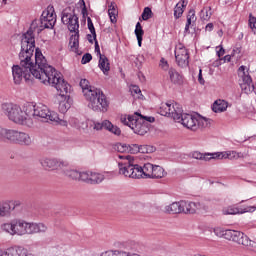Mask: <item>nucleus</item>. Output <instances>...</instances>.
I'll return each mask as SVG.
<instances>
[{"mask_svg":"<svg viewBox=\"0 0 256 256\" xmlns=\"http://www.w3.org/2000/svg\"><path fill=\"white\" fill-rule=\"evenodd\" d=\"M239 159H245V154L243 152L232 150V158L230 161H237Z\"/></svg>","mask_w":256,"mask_h":256,"instance_id":"42","label":"nucleus"},{"mask_svg":"<svg viewBox=\"0 0 256 256\" xmlns=\"http://www.w3.org/2000/svg\"><path fill=\"white\" fill-rule=\"evenodd\" d=\"M175 59L179 67H189V51L183 44H178L175 47Z\"/></svg>","mask_w":256,"mask_h":256,"instance_id":"18","label":"nucleus"},{"mask_svg":"<svg viewBox=\"0 0 256 256\" xmlns=\"http://www.w3.org/2000/svg\"><path fill=\"white\" fill-rule=\"evenodd\" d=\"M169 79L173 85H183V76L177 70L171 68L168 71Z\"/></svg>","mask_w":256,"mask_h":256,"instance_id":"28","label":"nucleus"},{"mask_svg":"<svg viewBox=\"0 0 256 256\" xmlns=\"http://www.w3.org/2000/svg\"><path fill=\"white\" fill-rule=\"evenodd\" d=\"M86 128H87V122L79 120L78 131H85Z\"/></svg>","mask_w":256,"mask_h":256,"instance_id":"53","label":"nucleus"},{"mask_svg":"<svg viewBox=\"0 0 256 256\" xmlns=\"http://www.w3.org/2000/svg\"><path fill=\"white\" fill-rule=\"evenodd\" d=\"M108 16L111 23H117V17H119V10L117 9V4L115 2H111L108 5Z\"/></svg>","mask_w":256,"mask_h":256,"instance_id":"27","label":"nucleus"},{"mask_svg":"<svg viewBox=\"0 0 256 256\" xmlns=\"http://www.w3.org/2000/svg\"><path fill=\"white\" fill-rule=\"evenodd\" d=\"M91 59H93V56L91 54L89 53L84 54L81 60L82 65H87V63H89Z\"/></svg>","mask_w":256,"mask_h":256,"instance_id":"47","label":"nucleus"},{"mask_svg":"<svg viewBox=\"0 0 256 256\" xmlns=\"http://www.w3.org/2000/svg\"><path fill=\"white\" fill-rule=\"evenodd\" d=\"M155 151V148L153 146L149 145H132V153H153Z\"/></svg>","mask_w":256,"mask_h":256,"instance_id":"31","label":"nucleus"},{"mask_svg":"<svg viewBox=\"0 0 256 256\" xmlns=\"http://www.w3.org/2000/svg\"><path fill=\"white\" fill-rule=\"evenodd\" d=\"M106 177H107V173L85 171V174H83V182L91 183V185H97L99 183H103Z\"/></svg>","mask_w":256,"mask_h":256,"instance_id":"19","label":"nucleus"},{"mask_svg":"<svg viewBox=\"0 0 256 256\" xmlns=\"http://www.w3.org/2000/svg\"><path fill=\"white\" fill-rule=\"evenodd\" d=\"M233 156V150H226L224 151V159H228L229 161H231V158Z\"/></svg>","mask_w":256,"mask_h":256,"instance_id":"55","label":"nucleus"},{"mask_svg":"<svg viewBox=\"0 0 256 256\" xmlns=\"http://www.w3.org/2000/svg\"><path fill=\"white\" fill-rule=\"evenodd\" d=\"M235 55H241V47H235L232 51V57H235Z\"/></svg>","mask_w":256,"mask_h":256,"instance_id":"58","label":"nucleus"},{"mask_svg":"<svg viewBox=\"0 0 256 256\" xmlns=\"http://www.w3.org/2000/svg\"><path fill=\"white\" fill-rule=\"evenodd\" d=\"M183 108L181 105L174 102H165L160 105L159 113L163 117H172L175 121V117L182 113Z\"/></svg>","mask_w":256,"mask_h":256,"instance_id":"17","label":"nucleus"},{"mask_svg":"<svg viewBox=\"0 0 256 256\" xmlns=\"http://www.w3.org/2000/svg\"><path fill=\"white\" fill-rule=\"evenodd\" d=\"M254 211H256L255 206H247L244 209H239V207L231 205L222 209L223 215H243V213H254Z\"/></svg>","mask_w":256,"mask_h":256,"instance_id":"21","label":"nucleus"},{"mask_svg":"<svg viewBox=\"0 0 256 256\" xmlns=\"http://www.w3.org/2000/svg\"><path fill=\"white\" fill-rule=\"evenodd\" d=\"M9 202L0 201V217H7L9 215Z\"/></svg>","mask_w":256,"mask_h":256,"instance_id":"38","label":"nucleus"},{"mask_svg":"<svg viewBox=\"0 0 256 256\" xmlns=\"http://www.w3.org/2000/svg\"><path fill=\"white\" fill-rule=\"evenodd\" d=\"M124 251L110 250L103 252L100 256H123Z\"/></svg>","mask_w":256,"mask_h":256,"instance_id":"43","label":"nucleus"},{"mask_svg":"<svg viewBox=\"0 0 256 256\" xmlns=\"http://www.w3.org/2000/svg\"><path fill=\"white\" fill-rule=\"evenodd\" d=\"M98 67L102 71V73H104L105 75H109V71H111V64L109 63V59L107 58V56L100 55Z\"/></svg>","mask_w":256,"mask_h":256,"instance_id":"26","label":"nucleus"},{"mask_svg":"<svg viewBox=\"0 0 256 256\" xmlns=\"http://www.w3.org/2000/svg\"><path fill=\"white\" fill-rule=\"evenodd\" d=\"M187 18L194 21H197V17L195 16V10H190L188 15H187Z\"/></svg>","mask_w":256,"mask_h":256,"instance_id":"54","label":"nucleus"},{"mask_svg":"<svg viewBox=\"0 0 256 256\" xmlns=\"http://www.w3.org/2000/svg\"><path fill=\"white\" fill-rule=\"evenodd\" d=\"M183 203V209H184V213H190L191 215L197 213V212H201V211H207V206H205V204L203 202H193V201H185L182 200Z\"/></svg>","mask_w":256,"mask_h":256,"instance_id":"20","label":"nucleus"},{"mask_svg":"<svg viewBox=\"0 0 256 256\" xmlns=\"http://www.w3.org/2000/svg\"><path fill=\"white\" fill-rule=\"evenodd\" d=\"M45 85H51V87H55L56 91L59 93L58 95V111L65 115L71 106L73 105V99L69 93H71V85L65 81L63 78V74L59 71L54 70L53 74L50 76L48 83Z\"/></svg>","mask_w":256,"mask_h":256,"instance_id":"2","label":"nucleus"},{"mask_svg":"<svg viewBox=\"0 0 256 256\" xmlns=\"http://www.w3.org/2000/svg\"><path fill=\"white\" fill-rule=\"evenodd\" d=\"M135 35L137 37L138 47H141V45L143 43L144 31H143V27L141 26L140 22H137V24H136Z\"/></svg>","mask_w":256,"mask_h":256,"instance_id":"34","label":"nucleus"},{"mask_svg":"<svg viewBox=\"0 0 256 256\" xmlns=\"http://www.w3.org/2000/svg\"><path fill=\"white\" fill-rule=\"evenodd\" d=\"M47 225L44 223L27 222L16 218L14 224V236L23 237L25 235H37V233H47Z\"/></svg>","mask_w":256,"mask_h":256,"instance_id":"9","label":"nucleus"},{"mask_svg":"<svg viewBox=\"0 0 256 256\" xmlns=\"http://www.w3.org/2000/svg\"><path fill=\"white\" fill-rule=\"evenodd\" d=\"M95 53H96V55H97V57H101V55H103V54H101V49L99 48V42H95Z\"/></svg>","mask_w":256,"mask_h":256,"instance_id":"57","label":"nucleus"},{"mask_svg":"<svg viewBox=\"0 0 256 256\" xmlns=\"http://www.w3.org/2000/svg\"><path fill=\"white\" fill-rule=\"evenodd\" d=\"M216 55L217 57H219V59H221L223 55H225V48H223L222 45L216 47Z\"/></svg>","mask_w":256,"mask_h":256,"instance_id":"48","label":"nucleus"},{"mask_svg":"<svg viewBox=\"0 0 256 256\" xmlns=\"http://www.w3.org/2000/svg\"><path fill=\"white\" fill-rule=\"evenodd\" d=\"M30 118L31 119H43L44 121H47L50 123H56V125H60L61 127H67L69 123L65 119H61L59 117V113H57L55 110H51L49 106L43 104V103H38L35 105H30Z\"/></svg>","mask_w":256,"mask_h":256,"instance_id":"5","label":"nucleus"},{"mask_svg":"<svg viewBox=\"0 0 256 256\" xmlns=\"http://www.w3.org/2000/svg\"><path fill=\"white\" fill-rule=\"evenodd\" d=\"M213 23H208L207 25H206V27H205V31H209V32H211V31H213Z\"/></svg>","mask_w":256,"mask_h":256,"instance_id":"61","label":"nucleus"},{"mask_svg":"<svg viewBox=\"0 0 256 256\" xmlns=\"http://www.w3.org/2000/svg\"><path fill=\"white\" fill-rule=\"evenodd\" d=\"M115 149L118 151V153H133V145L129 146L125 143L116 144Z\"/></svg>","mask_w":256,"mask_h":256,"instance_id":"35","label":"nucleus"},{"mask_svg":"<svg viewBox=\"0 0 256 256\" xmlns=\"http://www.w3.org/2000/svg\"><path fill=\"white\" fill-rule=\"evenodd\" d=\"M40 165L46 171H59L61 173L62 169L68 166V162L57 158L44 157L40 159Z\"/></svg>","mask_w":256,"mask_h":256,"instance_id":"15","label":"nucleus"},{"mask_svg":"<svg viewBox=\"0 0 256 256\" xmlns=\"http://www.w3.org/2000/svg\"><path fill=\"white\" fill-rule=\"evenodd\" d=\"M87 40L89 41V43H93L94 41H97V33H91L87 35Z\"/></svg>","mask_w":256,"mask_h":256,"instance_id":"51","label":"nucleus"},{"mask_svg":"<svg viewBox=\"0 0 256 256\" xmlns=\"http://www.w3.org/2000/svg\"><path fill=\"white\" fill-rule=\"evenodd\" d=\"M2 111L16 125H22L23 127H33L35 125V120L31 118V108L29 105L22 109L17 104L4 103L2 104Z\"/></svg>","mask_w":256,"mask_h":256,"instance_id":"3","label":"nucleus"},{"mask_svg":"<svg viewBox=\"0 0 256 256\" xmlns=\"http://www.w3.org/2000/svg\"><path fill=\"white\" fill-rule=\"evenodd\" d=\"M238 77L242 91L247 95H249V93H253L255 86L253 85V80L251 79V75H249V68H247V66L239 67Z\"/></svg>","mask_w":256,"mask_h":256,"instance_id":"14","label":"nucleus"},{"mask_svg":"<svg viewBox=\"0 0 256 256\" xmlns=\"http://www.w3.org/2000/svg\"><path fill=\"white\" fill-rule=\"evenodd\" d=\"M130 91L132 93V95H137L138 99H141V97H143V94H141V88H139V86H132L130 88Z\"/></svg>","mask_w":256,"mask_h":256,"instance_id":"45","label":"nucleus"},{"mask_svg":"<svg viewBox=\"0 0 256 256\" xmlns=\"http://www.w3.org/2000/svg\"><path fill=\"white\" fill-rule=\"evenodd\" d=\"M60 173L62 175H65V177H68L69 179H73L74 181H83V175L85 174V171L79 172V170L75 168H71L68 166H65Z\"/></svg>","mask_w":256,"mask_h":256,"instance_id":"23","label":"nucleus"},{"mask_svg":"<svg viewBox=\"0 0 256 256\" xmlns=\"http://www.w3.org/2000/svg\"><path fill=\"white\" fill-rule=\"evenodd\" d=\"M167 177V171L159 165L146 163L142 167V179H163Z\"/></svg>","mask_w":256,"mask_h":256,"instance_id":"13","label":"nucleus"},{"mask_svg":"<svg viewBox=\"0 0 256 256\" xmlns=\"http://www.w3.org/2000/svg\"><path fill=\"white\" fill-rule=\"evenodd\" d=\"M152 15H153V11H151V8H149V7L144 8V11L142 13L143 21H147V20L151 19Z\"/></svg>","mask_w":256,"mask_h":256,"instance_id":"41","label":"nucleus"},{"mask_svg":"<svg viewBox=\"0 0 256 256\" xmlns=\"http://www.w3.org/2000/svg\"><path fill=\"white\" fill-rule=\"evenodd\" d=\"M105 129L109 131L110 133H113V135H121V128L118 126L113 125L111 121L105 120Z\"/></svg>","mask_w":256,"mask_h":256,"instance_id":"33","label":"nucleus"},{"mask_svg":"<svg viewBox=\"0 0 256 256\" xmlns=\"http://www.w3.org/2000/svg\"><path fill=\"white\" fill-rule=\"evenodd\" d=\"M80 87L82 89V93L84 97H87L93 90H96L97 88L91 86L89 83V80L87 79H81L80 80Z\"/></svg>","mask_w":256,"mask_h":256,"instance_id":"32","label":"nucleus"},{"mask_svg":"<svg viewBox=\"0 0 256 256\" xmlns=\"http://www.w3.org/2000/svg\"><path fill=\"white\" fill-rule=\"evenodd\" d=\"M198 81L200 85H205V79H203V70H199Z\"/></svg>","mask_w":256,"mask_h":256,"instance_id":"56","label":"nucleus"},{"mask_svg":"<svg viewBox=\"0 0 256 256\" xmlns=\"http://www.w3.org/2000/svg\"><path fill=\"white\" fill-rule=\"evenodd\" d=\"M183 211H185V209H183V200L164 206V213H169L170 215L184 213Z\"/></svg>","mask_w":256,"mask_h":256,"instance_id":"24","label":"nucleus"},{"mask_svg":"<svg viewBox=\"0 0 256 256\" xmlns=\"http://www.w3.org/2000/svg\"><path fill=\"white\" fill-rule=\"evenodd\" d=\"M231 57H233V55H226L222 59L220 58V61H224V63L225 62L230 63L231 62Z\"/></svg>","mask_w":256,"mask_h":256,"instance_id":"59","label":"nucleus"},{"mask_svg":"<svg viewBox=\"0 0 256 256\" xmlns=\"http://www.w3.org/2000/svg\"><path fill=\"white\" fill-rule=\"evenodd\" d=\"M223 161L225 160V151L222 152H213V153H209L208 152V161Z\"/></svg>","mask_w":256,"mask_h":256,"instance_id":"36","label":"nucleus"},{"mask_svg":"<svg viewBox=\"0 0 256 256\" xmlns=\"http://www.w3.org/2000/svg\"><path fill=\"white\" fill-rule=\"evenodd\" d=\"M0 231L6 233V235L15 237V219L2 223L0 225Z\"/></svg>","mask_w":256,"mask_h":256,"instance_id":"25","label":"nucleus"},{"mask_svg":"<svg viewBox=\"0 0 256 256\" xmlns=\"http://www.w3.org/2000/svg\"><path fill=\"white\" fill-rule=\"evenodd\" d=\"M191 23H195V21L190 20L187 18L186 26H185V31H189V27L191 26Z\"/></svg>","mask_w":256,"mask_h":256,"instance_id":"60","label":"nucleus"},{"mask_svg":"<svg viewBox=\"0 0 256 256\" xmlns=\"http://www.w3.org/2000/svg\"><path fill=\"white\" fill-rule=\"evenodd\" d=\"M120 121L123 125L130 127L136 135H145L149 132L150 123L155 122V118L151 116H143L138 112L133 115L122 114Z\"/></svg>","mask_w":256,"mask_h":256,"instance_id":"4","label":"nucleus"},{"mask_svg":"<svg viewBox=\"0 0 256 256\" xmlns=\"http://www.w3.org/2000/svg\"><path fill=\"white\" fill-rule=\"evenodd\" d=\"M35 25H37V22H33L30 30L22 35L21 50L19 53L20 64L12 66V77L15 85H21L23 79L25 81L37 79L40 83L46 85L56 71L53 66L47 64V59L43 56L41 49L36 48L35 50V36H33ZM34 51L35 63L32 60Z\"/></svg>","mask_w":256,"mask_h":256,"instance_id":"1","label":"nucleus"},{"mask_svg":"<svg viewBox=\"0 0 256 256\" xmlns=\"http://www.w3.org/2000/svg\"><path fill=\"white\" fill-rule=\"evenodd\" d=\"M192 159H197L198 161H209V152L201 153L199 151H194L191 154Z\"/></svg>","mask_w":256,"mask_h":256,"instance_id":"37","label":"nucleus"},{"mask_svg":"<svg viewBox=\"0 0 256 256\" xmlns=\"http://www.w3.org/2000/svg\"><path fill=\"white\" fill-rule=\"evenodd\" d=\"M122 161L118 163L119 175L130 179H143V167L135 164V158L131 155H118Z\"/></svg>","mask_w":256,"mask_h":256,"instance_id":"7","label":"nucleus"},{"mask_svg":"<svg viewBox=\"0 0 256 256\" xmlns=\"http://www.w3.org/2000/svg\"><path fill=\"white\" fill-rule=\"evenodd\" d=\"M0 140L9 141L15 145L29 146L33 143L31 136L25 132L7 129L0 126Z\"/></svg>","mask_w":256,"mask_h":256,"instance_id":"11","label":"nucleus"},{"mask_svg":"<svg viewBox=\"0 0 256 256\" xmlns=\"http://www.w3.org/2000/svg\"><path fill=\"white\" fill-rule=\"evenodd\" d=\"M0 256H35L22 247H9L5 250H0Z\"/></svg>","mask_w":256,"mask_h":256,"instance_id":"22","label":"nucleus"},{"mask_svg":"<svg viewBox=\"0 0 256 256\" xmlns=\"http://www.w3.org/2000/svg\"><path fill=\"white\" fill-rule=\"evenodd\" d=\"M93 129L94 131H101L105 129V120L103 122L93 121Z\"/></svg>","mask_w":256,"mask_h":256,"instance_id":"44","label":"nucleus"},{"mask_svg":"<svg viewBox=\"0 0 256 256\" xmlns=\"http://www.w3.org/2000/svg\"><path fill=\"white\" fill-rule=\"evenodd\" d=\"M62 23L67 25L69 31L74 33L71 35L69 45L71 49L77 51L79 49V18L71 11V8H66L62 12Z\"/></svg>","mask_w":256,"mask_h":256,"instance_id":"6","label":"nucleus"},{"mask_svg":"<svg viewBox=\"0 0 256 256\" xmlns=\"http://www.w3.org/2000/svg\"><path fill=\"white\" fill-rule=\"evenodd\" d=\"M200 17L203 21H209L211 19V8H204L200 12Z\"/></svg>","mask_w":256,"mask_h":256,"instance_id":"40","label":"nucleus"},{"mask_svg":"<svg viewBox=\"0 0 256 256\" xmlns=\"http://www.w3.org/2000/svg\"><path fill=\"white\" fill-rule=\"evenodd\" d=\"M5 203H9V215H11V211H15L17 207H21V202L19 200H6Z\"/></svg>","mask_w":256,"mask_h":256,"instance_id":"39","label":"nucleus"},{"mask_svg":"<svg viewBox=\"0 0 256 256\" xmlns=\"http://www.w3.org/2000/svg\"><path fill=\"white\" fill-rule=\"evenodd\" d=\"M70 125H71V127H74V129H79V119L72 118L70 120Z\"/></svg>","mask_w":256,"mask_h":256,"instance_id":"52","label":"nucleus"},{"mask_svg":"<svg viewBox=\"0 0 256 256\" xmlns=\"http://www.w3.org/2000/svg\"><path fill=\"white\" fill-rule=\"evenodd\" d=\"M85 99L88 103L89 109H92V111H101L102 113H105L109 107L107 97L99 88L91 91L87 96H85Z\"/></svg>","mask_w":256,"mask_h":256,"instance_id":"12","label":"nucleus"},{"mask_svg":"<svg viewBox=\"0 0 256 256\" xmlns=\"http://www.w3.org/2000/svg\"><path fill=\"white\" fill-rule=\"evenodd\" d=\"M41 27L44 29H53L55 23H57V14H55V8L48 6L41 15L40 18Z\"/></svg>","mask_w":256,"mask_h":256,"instance_id":"16","label":"nucleus"},{"mask_svg":"<svg viewBox=\"0 0 256 256\" xmlns=\"http://www.w3.org/2000/svg\"><path fill=\"white\" fill-rule=\"evenodd\" d=\"M250 247H255V251H256V244H255V242L252 241V245H250Z\"/></svg>","mask_w":256,"mask_h":256,"instance_id":"62","label":"nucleus"},{"mask_svg":"<svg viewBox=\"0 0 256 256\" xmlns=\"http://www.w3.org/2000/svg\"><path fill=\"white\" fill-rule=\"evenodd\" d=\"M176 123H181L183 127H186V129H190L191 131H197V129H204L205 127H209L211 124V120L196 114H187L180 112L178 116H175Z\"/></svg>","mask_w":256,"mask_h":256,"instance_id":"8","label":"nucleus"},{"mask_svg":"<svg viewBox=\"0 0 256 256\" xmlns=\"http://www.w3.org/2000/svg\"><path fill=\"white\" fill-rule=\"evenodd\" d=\"M227 107H229L227 101L218 99L213 103L212 111H214V113H223L227 111Z\"/></svg>","mask_w":256,"mask_h":256,"instance_id":"29","label":"nucleus"},{"mask_svg":"<svg viewBox=\"0 0 256 256\" xmlns=\"http://www.w3.org/2000/svg\"><path fill=\"white\" fill-rule=\"evenodd\" d=\"M214 235L216 237H223L227 241H233V243H237L238 245H243L244 247H249L253 244L252 240L249 239L248 235L237 230H229L222 227H215L213 229Z\"/></svg>","mask_w":256,"mask_h":256,"instance_id":"10","label":"nucleus"},{"mask_svg":"<svg viewBox=\"0 0 256 256\" xmlns=\"http://www.w3.org/2000/svg\"><path fill=\"white\" fill-rule=\"evenodd\" d=\"M87 25L90 33H96L95 32V26L93 25V20H91L90 17L87 18Z\"/></svg>","mask_w":256,"mask_h":256,"instance_id":"49","label":"nucleus"},{"mask_svg":"<svg viewBox=\"0 0 256 256\" xmlns=\"http://www.w3.org/2000/svg\"><path fill=\"white\" fill-rule=\"evenodd\" d=\"M249 27L252 29L253 33L256 34V18L252 15H250L249 18Z\"/></svg>","mask_w":256,"mask_h":256,"instance_id":"46","label":"nucleus"},{"mask_svg":"<svg viewBox=\"0 0 256 256\" xmlns=\"http://www.w3.org/2000/svg\"><path fill=\"white\" fill-rule=\"evenodd\" d=\"M187 3V0H182L176 4L174 8L175 19H180V17L183 15V13L185 12V7H187Z\"/></svg>","mask_w":256,"mask_h":256,"instance_id":"30","label":"nucleus"},{"mask_svg":"<svg viewBox=\"0 0 256 256\" xmlns=\"http://www.w3.org/2000/svg\"><path fill=\"white\" fill-rule=\"evenodd\" d=\"M160 67L164 69V71H167V69H169V63L167 62V60H165V58H161Z\"/></svg>","mask_w":256,"mask_h":256,"instance_id":"50","label":"nucleus"}]
</instances>
